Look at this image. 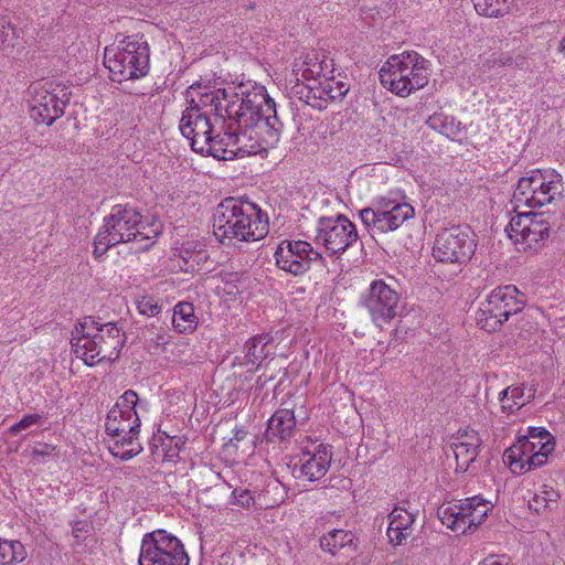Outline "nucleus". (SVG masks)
<instances>
[{
    "instance_id": "6ab92c4d",
    "label": "nucleus",
    "mask_w": 565,
    "mask_h": 565,
    "mask_svg": "<svg viewBox=\"0 0 565 565\" xmlns=\"http://www.w3.org/2000/svg\"><path fill=\"white\" fill-rule=\"evenodd\" d=\"M305 448L298 461L289 466L290 472L296 480L315 482L320 480L328 472L331 461V446L319 444Z\"/></svg>"
},
{
    "instance_id": "9b49d317",
    "label": "nucleus",
    "mask_w": 565,
    "mask_h": 565,
    "mask_svg": "<svg viewBox=\"0 0 565 565\" xmlns=\"http://www.w3.org/2000/svg\"><path fill=\"white\" fill-rule=\"evenodd\" d=\"M523 298L519 297V290L513 285H507L493 289L483 301L477 313L478 326L487 332L498 330L510 316L522 311Z\"/></svg>"
},
{
    "instance_id": "a211bd4d",
    "label": "nucleus",
    "mask_w": 565,
    "mask_h": 565,
    "mask_svg": "<svg viewBox=\"0 0 565 565\" xmlns=\"http://www.w3.org/2000/svg\"><path fill=\"white\" fill-rule=\"evenodd\" d=\"M553 450V441H540L537 452L533 454V446L529 436H521L504 451L503 460L513 473L522 475L543 467Z\"/></svg>"
},
{
    "instance_id": "49530a36",
    "label": "nucleus",
    "mask_w": 565,
    "mask_h": 565,
    "mask_svg": "<svg viewBox=\"0 0 565 565\" xmlns=\"http://www.w3.org/2000/svg\"><path fill=\"white\" fill-rule=\"evenodd\" d=\"M510 386L505 387L503 391L500 392L499 394V399L500 402L502 403V406L504 404H511V397H510Z\"/></svg>"
},
{
    "instance_id": "0eeeda50",
    "label": "nucleus",
    "mask_w": 565,
    "mask_h": 565,
    "mask_svg": "<svg viewBox=\"0 0 565 565\" xmlns=\"http://www.w3.org/2000/svg\"><path fill=\"white\" fill-rule=\"evenodd\" d=\"M104 64L114 82H125L143 77L149 72L150 47L142 35L132 34L106 47Z\"/></svg>"
},
{
    "instance_id": "bb28decb",
    "label": "nucleus",
    "mask_w": 565,
    "mask_h": 565,
    "mask_svg": "<svg viewBox=\"0 0 565 565\" xmlns=\"http://www.w3.org/2000/svg\"><path fill=\"white\" fill-rule=\"evenodd\" d=\"M275 345L269 334H258L245 342L247 364L259 367L265 359L274 354Z\"/></svg>"
},
{
    "instance_id": "a18cd8bd",
    "label": "nucleus",
    "mask_w": 565,
    "mask_h": 565,
    "mask_svg": "<svg viewBox=\"0 0 565 565\" xmlns=\"http://www.w3.org/2000/svg\"><path fill=\"white\" fill-rule=\"evenodd\" d=\"M11 32L12 28L10 23L4 18L0 17V46L7 42Z\"/></svg>"
},
{
    "instance_id": "58836bf2",
    "label": "nucleus",
    "mask_w": 565,
    "mask_h": 565,
    "mask_svg": "<svg viewBox=\"0 0 565 565\" xmlns=\"http://www.w3.org/2000/svg\"><path fill=\"white\" fill-rule=\"evenodd\" d=\"M324 82L331 102L342 99L349 90V86L344 82L335 81L331 75L326 76Z\"/></svg>"
},
{
    "instance_id": "6e6552de",
    "label": "nucleus",
    "mask_w": 565,
    "mask_h": 565,
    "mask_svg": "<svg viewBox=\"0 0 565 565\" xmlns=\"http://www.w3.org/2000/svg\"><path fill=\"white\" fill-rule=\"evenodd\" d=\"M563 183L561 174L554 171L532 170L519 179L513 192L515 209L526 206L540 209L561 198Z\"/></svg>"
},
{
    "instance_id": "c9c22d12",
    "label": "nucleus",
    "mask_w": 565,
    "mask_h": 565,
    "mask_svg": "<svg viewBox=\"0 0 565 565\" xmlns=\"http://www.w3.org/2000/svg\"><path fill=\"white\" fill-rule=\"evenodd\" d=\"M156 440L161 443V446L164 451V458L167 460H173L179 456V452L184 445V441L181 437L169 436L167 433L159 430L154 436Z\"/></svg>"
},
{
    "instance_id": "3c124183",
    "label": "nucleus",
    "mask_w": 565,
    "mask_h": 565,
    "mask_svg": "<svg viewBox=\"0 0 565 565\" xmlns=\"http://www.w3.org/2000/svg\"><path fill=\"white\" fill-rule=\"evenodd\" d=\"M559 51L562 52L564 58H565V36L562 39L559 43Z\"/></svg>"
},
{
    "instance_id": "dca6fc26",
    "label": "nucleus",
    "mask_w": 565,
    "mask_h": 565,
    "mask_svg": "<svg viewBox=\"0 0 565 565\" xmlns=\"http://www.w3.org/2000/svg\"><path fill=\"white\" fill-rule=\"evenodd\" d=\"M276 265L294 276L309 271L313 264L323 265L324 257L309 242L302 239H285L275 250Z\"/></svg>"
},
{
    "instance_id": "4468645a",
    "label": "nucleus",
    "mask_w": 565,
    "mask_h": 565,
    "mask_svg": "<svg viewBox=\"0 0 565 565\" xmlns=\"http://www.w3.org/2000/svg\"><path fill=\"white\" fill-rule=\"evenodd\" d=\"M476 247V235L469 226H452L437 235L433 256L440 263L466 264L471 259Z\"/></svg>"
},
{
    "instance_id": "79ce46f5",
    "label": "nucleus",
    "mask_w": 565,
    "mask_h": 565,
    "mask_svg": "<svg viewBox=\"0 0 565 565\" xmlns=\"http://www.w3.org/2000/svg\"><path fill=\"white\" fill-rule=\"evenodd\" d=\"M54 449L55 447L50 444L35 447L30 452V459L34 465L43 463L45 459L51 456Z\"/></svg>"
},
{
    "instance_id": "cd10ccee",
    "label": "nucleus",
    "mask_w": 565,
    "mask_h": 565,
    "mask_svg": "<svg viewBox=\"0 0 565 565\" xmlns=\"http://www.w3.org/2000/svg\"><path fill=\"white\" fill-rule=\"evenodd\" d=\"M354 534L351 531L334 529L323 534L320 540V547L323 552L335 555L340 550L356 545L354 544Z\"/></svg>"
},
{
    "instance_id": "c756f323",
    "label": "nucleus",
    "mask_w": 565,
    "mask_h": 565,
    "mask_svg": "<svg viewBox=\"0 0 565 565\" xmlns=\"http://www.w3.org/2000/svg\"><path fill=\"white\" fill-rule=\"evenodd\" d=\"M172 324L179 333H191L195 330L198 318L190 302H179L173 308Z\"/></svg>"
},
{
    "instance_id": "f257e3e1",
    "label": "nucleus",
    "mask_w": 565,
    "mask_h": 565,
    "mask_svg": "<svg viewBox=\"0 0 565 565\" xmlns=\"http://www.w3.org/2000/svg\"><path fill=\"white\" fill-rule=\"evenodd\" d=\"M230 105H224L228 124L218 160H233L266 152L280 141L284 124L275 100L265 86L239 84L237 93L230 92Z\"/></svg>"
},
{
    "instance_id": "f3484780",
    "label": "nucleus",
    "mask_w": 565,
    "mask_h": 565,
    "mask_svg": "<svg viewBox=\"0 0 565 565\" xmlns=\"http://www.w3.org/2000/svg\"><path fill=\"white\" fill-rule=\"evenodd\" d=\"M399 294L382 279L373 280L361 297V305L367 310L373 322L382 327L397 315Z\"/></svg>"
},
{
    "instance_id": "4be33fe9",
    "label": "nucleus",
    "mask_w": 565,
    "mask_h": 565,
    "mask_svg": "<svg viewBox=\"0 0 565 565\" xmlns=\"http://www.w3.org/2000/svg\"><path fill=\"white\" fill-rule=\"evenodd\" d=\"M333 61L329 58L323 52L310 51L302 55L299 61L294 64V73L297 81L313 82L332 75Z\"/></svg>"
},
{
    "instance_id": "a878e982",
    "label": "nucleus",
    "mask_w": 565,
    "mask_h": 565,
    "mask_svg": "<svg viewBox=\"0 0 565 565\" xmlns=\"http://www.w3.org/2000/svg\"><path fill=\"white\" fill-rule=\"evenodd\" d=\"M465 440H460L452 445L456 458V471L466 472L470 465L475 462L479 454L481 440L476 431L466 433Z\"/></svg>"
},
{
    "instance_id": "1a4fd4ad",
    "label": "nucleus",
    "mask_w": 565,
    "mask_h": 565,
    "mask_svg": "<svg viewBox=\"0 0 565 565\" xmlns=\"http://www.w3.org/2000/svg\"><path fill=\"white\" fill-rule=\"evenodd\" d=\"M414 216L415 210L409 203L384 198L376 200L372 206L359 211V218L372 238L396 231Z\"/></svg>"
},
{
    "instance_id": "37998d69",
    "label": "nucleus",
    "mask_w": 565,
    "mask_h": 565,
    "mask_svg": "<svg viewBox=\"0 0 565 565\" xmlns=\"http://www.w3.org/2000/svg\"><path fill=\"white\" fill-rule=\"evenodd\" d=\"M180 257L182 258V260L184 262V267L183 269L185 271H189V270H193L195 265L198 264V255H195L194 253L190 252L188 248H182L180 250ZM182 268V266H180Z\"/></svg>"
},
{
    "instance_id": "2eb2a0df",
    "label": "nucleus",
    "mask_w": 565,
    "mask_h": 565,
    "mask_svg": "<svg viewBox=\"0 0 565 565\" xmlns=\"http://www.w3.org/2000/svg\"><path fill=\"white\" fill-rule=\"evenodd\" d=\"M551 224L543 213L519 212L510 220L505 232L519 250L537 249L550 236Z\"/></svg>"
},
{
    "instance_id": "393cba45",
    "label": "nucleus",
    "mask_w": 565,
    "mask_h": 565,
    "mask_svg": "<svg viewBox=\"0 0 565 565\" xmlns=\"http://www.w3.org/2000/svg\"><path fill=\"white\" fill-rule=\"evenodd\" d=\"M107 434L114 438V444L109 445V451L114 457L127 461L142 451L141 445L137 441L139 427H134L129 431Z\"/></svg>"
},
{
    "instance_id": "5701e85b",
    "label": "nucleus",
    "mask_w": 565,
    "mask_h": 565,
    "mask_svg": "<svg viewBox=\"0 0 565 565\" xmlns=\"http://www.w3.org/2000/svg\"><path fill=\"white\" fill-rule=\"evenodd\" d=\"M296 430V417L292 409L279 408L267 420L265 438L268 443L288 441Z\"/></svg>"
},
{
    "instance_id": "c03bdc74",
    "label": "nucleus",
    "mask_w": 565,
    "mask_h": 565,
    "mask_svg": "<svg viewBox=\"0 0 565 565\" xmlns=\"http://www.w3.org/2000/svg\"><path fill=\"white\" fill-rule=\"evenodd\" d=\"M526 436H529L530 440L552 441L551 434L543 427H529V434Z\"/></svg>"
},
{
    "instance_id": "f704fd0d",
    "label": "nucleus",
    "mask_w": 565,
    "mask_h": 565,
    "mask_svg": "<svg viewBox=\"0 0 565 565\" xmlns=\"http://www.w3.org/2000/svg\"><path fill=\"white\" fill-rule=\"evenodd\" d=\"M510 397H511V404H504L502 406L503 412L507 413H513L516 409H520L522 406L530 403L534 396H535V388L531 387L525 393V386L523 384L521 385H510Z\"/></svg>"
},
{
    "instance_id": "f03ea898",
    "label": "nucleus",
    "mask_w": 565,
    "mask_h": 565,
    "mask_svg": "<svg viewBox=\"0 0 565 565\" xmlns=\"http://www.w3.org/2000/svg\"><path fill=\"white\" fill-rule=\"evenodd\" d=\"M230 92L237 93L238 85L216 88L196 82L186 88L189 106L182 113L179 129L193 151L218 159L228 120L224 105L235 99H230Z\"/></svg>"
},
{
    "instance_id": "473e14b6",
    "label": "nucleus",
    "mask_w": 565,
    "mask_h": 565,
    "mask_svg": "<svg viewBox=\"0 0 565 565\" xmlns=\"http://www.w3.org/2000/svg\"><path fill=\"white\" fill-rule=\"evenodd\" d=\"M478 14L500 18L510 12L515 0H471Z\"/></svg>"
},
{
    "instance_id": "ddd939ff",
    "label": "nucleus",
    "mask_w": 565,
    "mask_h": 565,
    "mask_svg": "<svg viewBox=\"0 0 565 565\" xmlns=\"http://www.w3.org/2000/svg\"><path fill=\"white\" fill-rule=\"evenodd\" d=\"M315 242L330 256H340L359 239L356 226L345 215L320 216L316 224Z\"/></svg>"
},
{
    "instance_id": "a19ab883",
    "label": "nucleus",
    "mask_w": 565,
    "mask_h": 565,
    "mask_svg": "<svg viewBox=\"0 0 565 565\" xmlns=\"http://www.w3.org/2000/svg\"><path fill=\"white\" fill-rule=\"evenodd\" d=\"M233 502L242 508H249L254 504V497L248 489L237 488L232 492Z\"/></svg>"
},
{
    "instance_id": "7ed1b4c3",
    "label": "nucleus",
    "mask_w": 565,
    "mask_h": 565,
    "mask_svg": "<svg viewBox=\"0 0 565 565\" xmlns=\"http://www.w3.org/2000/svg\"><path fill=\"white\" fill-rule=\"evenodd\" d=\"M161 223L154 217L143 216L129 205H115L105 216L94 238L95 257L99 258L116 245L129 242L143 243L138 250H147L160 235Z\"/></svg>"
},
{
    "instance_id": "4c0bfd02",
    "label": "nucleus",
    "mask_w": 565,
    "mask_h": 565,
    "mask_svg": "<svg viewBox=\"0 0 565 565\" xmlns=\"http://www.w3.org/2000/svg\"><path fill=\"white\" fill-rule=\"evenodd\" d=\"M45 416L34 413L24 415L19 422L8 428L7 434L17 436L20 431L25 430L34 425H42L45 422Z\"/></svg>"
},
{
    "instance_id": "ea45409f",
    "label": "nucleus",
    "mask_w": 565,
    "mask_h": 565,
    "mask_svg": "<svg viewBox=\"0 0 565 565\" xmlns=\"http://www.w3.org/2000/svg\"><path fill=\"white\" fill-rule=\"evenodd\" d=\"M137 309L143 316L154 317L160 312L161 307L153 298L145 296L137 300Z\"/></svg>"
},
{
    "instance_id": "7c9ffc66",
    "label": "nucleus",
    "mask_w": 565,
    "mask_h": 565,
    "mask_svg": "<svg viewBox=\"0 0 565 565\" xmlns=\"http://www.w3.org/2000/svg\"><path fill=\"white\" fill-rule=\"evenodd\" d=\"M300 94V98L306 104L319 110L326 109L328 107V103L331 102L324 78L309 83Z\"/></svg>"
},
{
    "instance_id": "72a5a7b5",
    "label": "nucleus",
    "mask_w": 565,
    "mask_h": 565,
    "mask_svg": "<svg viewBox=\"0 0 565 565\" xmlns=\"http://www.w3.org/2000/svg\"><path fill=\"white\" fill-rule=\"evenodd\" d=\"M559 499V492L544 484L539 493H535L529 501V508L535 513H542L547 509H552V504H556Z\"/></svg>"
},
{
    "instance_id": "20e7f679",
    "label": "nucleus",
    "mask_w": 565,
    "mask_h": 565,
    "mask_svg": "<svg viewBox=\"0 0 565 565\" xmlns=\"http://www.w3.org/2000/svg\"><path fill=\"white\" fill-rule=\"evenodd\" d=\"M268 232V217L255 203L226 198L215 210L213 233L222 244L260 241Z\"/></svg>"
},
{
    "instance_id": "8fccbe9b",
    "label": "nucleus",
    "mask_w": 565,
    "mask_h": 565,
    "mask_svg": "<svg viewBox=\"0 0 565 565\" xmlns=\"http://www.w3.org/2000/svg\"><path fill=\"white\" fill-rule=\"evenodd\" d=\"M531 444L533 446V454L537 452L539 447H540V440L535 441V439L534 440L531 439Z\"/></svg>"
},
{
    "instance_id": "9d476101",
    "label": "nucleus",
    "mask_w": 565,
    "mask_h": 565,
    "mask_svg": "<svg viewBox=\"0 0 565 565\" xmlns=\"http://www.w3.org/2000/svg\"><path fill=\"white\" fill-rule=\"evenodd\" d=\"M138 564L189 565V556L175 535L158 529L143 535Z\"/></svg>"
},
{
    "instance_id": "b1692460",
    "label": "nucleus",
    "mask_w": 565,
    "mask_h": 565,
    "mask_svg": "<svg viewBox=\"0 0 565 565\" xmlns=\"http://www.w3.org/2000/svg\"><path fill=\"white\" fill-rule=\"evenodd\" d=\"M388 518V540L395 546L402 545L413 532L415 515L403 508H394Z\"/></svg>"
},
{
    "instance_id": "2f4dec72",
    "label": "nucleus",
    "mask_w": 565,
    "mask_h": 565,
    "mask_svg": "<svg viewBox=\"0 0 565 565\" xmlns=\"http://www.w3.org/2000/svg\"><path fill=\"white\" fill-rule=\"evenodd\" d=\"M25 558L26 551L20 541L0 539V565H15Z\"/></svg>"
},
{
    "instance_id": "39448f33",
    "label": "nucleus",
    "mask_w": 565,
    "mask_h": 565,
    "mask_svg": "<svg viewBox=\"0 0 565 565\" xmlns=\"http://www.w3.org/2000/svg\"><path fill=\"white\" fill-rule=\"evenodd\" d=\"M125 342L126 334L117 323H99L92 317L76 324L71 339L74 353L88 366L116 361Z\"/></svg>"
},
{
    "instance_id": "aec40b11",
    "label": "nucleus",
    "mask_w": 565,
    "mask_h": 565,
    "mask_svg": "<svg viewBox=\"0 0 565 565\" xmlns=\"http://www.w3.org/2000/svg\"><path fill=\"white\" fill-rule=\"evenodd\" d=\"M67 100L63 89L35 87L30 100V117L36 124L51 126L63 116Z\"/></svg>"
},
{
    "instance_id": "603ef678",
    "label": "nucleus",
    "mask_w": 565,
    "mask_h": 565,
    "mask_svg": "<svg viewBox=\"0 0 565 565\" xmlns=\"http://www.w3.org/2000/svg\"><path fill=\"white\" fill-rule=\"evenodd\" d=\"M266 381H267V379L264 380V379H262V376H259L258 380H257V383H260V385L263 386Z\"/></svg>"
},
{
    "instance_id": "de8ad7c7",
    "label": "nucleus",
    "mask_w": 565,
    "mask_h": 565,
    "mask_svg": "<svg viewBox=\"0 0 565 565\" xmlns=\"http://www.w3.org/2000/svg\"><path fill=\"white\" fill-rule=\"evenodd\" d=\"M247 433L243 428H236L234 430V437L231 439V441L236 440L241 441L246 437Z\"/></svg>"
},
{
    "instance_id": "f8f14e48",
    "label": "nucleus",
    "mask_w": 565,
    "mask_h": 565,
    "mask_svg": "<svg viewBox=\"0 0 565 565\" xmlns=\"http://www.w3.org/2000/svg\"><path fill=\"white\" fill-rule=\"evenodd\" d=\"M492 510L490 501L480 495L460 500L458 504H444L437 510L440 522L451 531L467 534L481 525Z\"/></svg>"
},
{
    "instance_id": "09e8293b",
    "label": "nucleus",
    "mask_w": 565,
    "mask_h": 565,
    "mask_svg": "<svg viewBox=\"0 0 565 565\" xmlns=\"http://www.w3.org/2000/svg\"><path fill=\"white\" fill-rule=\"evenodd\" d=\"M170 335L167 332L159 333L157 337V344H166L169 342Z\"/></svg>"
},
{
    "instance_id": "423d86ee",
    "label": "nucleus",
    "mask_w": 565,
    "mask_h": 565,
    "mask_svg": "<svg viewBox=\"0 0 565 565\" xmlns=\"http://www.w3.org/2000/svg\"><path fill=\"white\" fill-rule=\"evenodd\" d=\"M429 62L415 51L391 55L380 70L381 84L399 97L422 89L429 81Z\"/></svg>"
},
{
    "instance_id": "c85d7f7f",
    "label": "nucleus",
    "mask_w": 565,
    "mask_h": 565,
    "mask_svg": "<svg viewBox=\"0 0 565 565\" xmlns=\"http://www.w3.org/2000/svg\"><path fill=\"white\" fill-rule=\"evenodd\" d=\"M426 125L440 135L455 140L461 135L463 126L454 116L434 113L426 119Z\"/></svg>"
},
{
    "instance_id": "e433bc0d",
    "label": "nucleus",
    "mask_w": 565,
    "mask_h": 565,
    "mask_svg": "<svg viewBox=\"0 0 565 565\" xmlns=\"http://www.w3.org/2000/svg\"><path fill=\"white\" fill-rule=\"evenodd\" d=\"M263 495L267 507H275L285 501L287 492L279 480H273L265 487Z\"/></svg>"
},
{
    "instance_id": "412c9836",
    "label": "nucleus",
    "mask_w": 565,
    "mask_h": 565,
    "mask_svg": "<svg viewBox=\"0 0 565 565\" xmlns=\"http://www.w3.org/2000/svg\"><path fill=\"white\" fill-rule=\"evenodd\" d=\"M137 392L127 390L119 396L116 404L108 412L105 423L106 433L129 431L140 427L137 406H142Z\"/></svg>"
}]
</instances>
